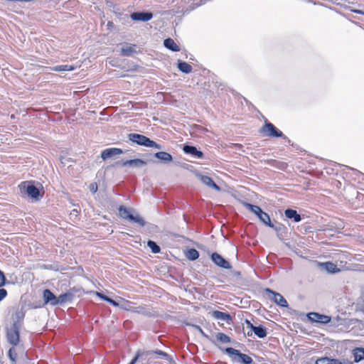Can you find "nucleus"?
<instances>
[{
	"mask_svg": "<svg viewBox=\"0 0 364 364\" xmlns=\"http://www.w3.org/2000/svg\"><path fill=\"white\" fill-rule=\"evenodd\" d=\"M164 46L173 52H178L180 50V47L171 38H167L164 41Z\"/></svg>",
	"mask_w": 364,
	"mask_h": 364,
	"instance_id": "obj_25",
	"label": "nucleus"
},
{
	"mask_svg": "<svg viewBox=\"0 0 364 364\" xmlns=\"http://www.w3.org/2000/svg\"><path fill=\"white\" fill-rule=\"evenodd\" d=\"M147 161L141 159H134L129 160H121L116 162V165H120L123 167L129 166L134 168H141L145 166Z\"/></svg>",
	"mask_w": 364,
	"mask_h": 364,
	"instance_id": "obj_14",
	"label": "nucleus"
},
{
	"mask_svg": "<svg viewBox=\"0 0 364 364\" xmlns=\"http://www.w3.org/2000/svg\"><path fill=\"white\" fill-rule=\"evenodd\" d=\"M123 153H124L123 150L119 148H116V147L107 148L101 152V158L102 160L105 161V160L110 159L116 155H119Z\"/></svg>",
	"mask_w": 364,
	"mask_h": 364,
	"instance_id": "obj_18",
	"label": "nucleus"
},
{
	"mask_svg": "<svg viewBox=\"0 0 364 364\" xmlns=\"http://www.w3.org/2000/svg\"><path fill=\"white\" fill-rule=\"evenodd\" d=\"M338 165L344 166L346 168L351 171L353 172V179H355V180L360 179V177L362 178V179H364V174L362 172H360V171H358L355 168H351L350 166H348L341 165L339 164Z\"/></svg>",
	"mask_w": 364,
	"mask_h": 364,
	"instance_id": "obj_32",
	"label": "nucleus"
},
{
	"mask_svg": "<svg viewBox=\"0 0 364 364\" xmlns=\"http://www.w3.org/2000/svg\"><path fill=\"white\" fill-rule=\"evenodd\" d=\"M210 259L219 268L223 269H230L232 268L230 262L216 252L211 253Z\"/></svg>",
	"mask_w": 364,
	"mask_h": 364,
	"instance_id": "obj_9",
	"label": "nucleus"
},
{
	"mask_svg": "<svg viewBox=\"0 0 364 364\" xmlns=\"http://www.w3.org/2000/svg\"><path fill=\"white\" fill-rule=\"evenodd\" d=\"M199 255L198 251L195 248H190L186 252V257L190 261L196 260Z\"/></svg>",
	"mask_w": 364,
	"mask_h": 364,
	"instance_id": "obj_30",
	"label": "nucleus"
},
{
	"mask_svg": "<svg viewBox=\"0 0 364 364\" xmlns=\"http://www.w3.org/2000/svg\"><path fill=\"white\" fill-rule=\"evenodd\" d=\"M141 360L146 359V355L144 351H141L140 350H137L135 356L131 360V361L128 364H136L139 358Z\"/></svg>",
	"mask_w": 364,
	"mask_h": 364,
	"instance_id": "obj_37",
	"label": "nucleus"
},
{
	"mask_svg": "<svg viewBox=\"0 0 364 364\" xmlns=\"http://www.w3.org/2000/svg\"><path fill=\"white\" fill-rule=\"evenodd\" d=\"M352 12L355 13V14H362V15H364V11L363 10H360V9H352L351 10Z\"/></svg>",
	"mask_w": 364,
	"mask_h": 364,
	"instance_id": "obj_47",
	"label": "nucleus"
},
{
	"mask_svg": "<svg viewBox=\"0 0 364 364\" xmlns=\"http://www.w3.org/2000/svg\"><path fill=\"white\" fill-rule=\"evenodd\" d=\"M264 291L268 299L275 303L277 305L279 306L280 307H288V302L281 294L274 291L269 288H266Z\"/></svg>",
	"mask_w": 364,
	"mask_h": 364,
	"instance_id": "obj_8",
	"label": "nucleus"
},
{
	"mask_svg": "<svg viewBox=\"0 0 364 364\" xmlns=\"http://www.w3.org/2000/svg\"><path fill=\"white\" fill-rule=\"evenodd\" d=\"M15 316L16 320L14 321V323H18V324L21 325V321L25 316V313L23 311H18L16 312Z\"/></svg>",
	"mask_w": 364,
	"mask_h": 364,
	"instance_id": "obj_38",
	"label": "nucleus"
},
{
	"mask_svg": "<svg viewBox=\"0 0 364 364\" xmlns=\"http://www.w3.org/2000/svg\"><path fill=\"white\" fill-rule=\"evenodd\" d=\"M97 190V186L94 185V184H91L90 186V191H92V193H95Z\"/></svg>",
	"mask_w": 364,
	"mask_h": 364,
	"instance_id": "obj_48",
	"label": "nucleus"
},
{
	"mask_svg": "<svg viewBox=\"0 0 364 364\" xmlns=\"http://www.w3.org/2000/svg\"><path fill=\"white\" fill-rule=\"evenodd\" d=\"M147 246L150 248L151 252L154 254H157L161 252V247L159 245L151 240H149L147 241Z\"/></svg>",
	"mask_w": 364,
	"mask_h": 364,
	"instance_id": "obj_33",
	"label": "nucleus"
},
{
	"mask_svg": "<svg viewBox=\"0 0 364 364\" xmlns=\"http://www.w3.org/2000/svg\"><path fill=\"white\" fill-rule=\"evenodd\" d=\"M128 139L134 144H136L139 146L148 147L149 143L150 141V138L147 137L145 135L137 134V133H131L127 135Z\"/></svg>",
	"mask_w": 364,
	"mask_h": 364,
	"instance_id": "obj_10",
	"label": "nucleus"
},
{
	"mask_svg": "<svg viewBox=\"0 0 364 364\" xmlns=\"http://www.w3.org/2000/svg\"><path fill=\"white\" fill-rule=\"evenodd\" d=\"M284 215L287 218L292 220L294 223H299L302 220L301 215L296 210L287 208L284 210Z\"/></svg>",
	"mask_w": 364,
	"mask_h": 364,
	"instance_id": "obj_21",
	"label": "nucleus"
},
{
	"mask_svg": "<svg viewBox=\"0 0 364 364\" xmlns=\"http://www.w3.org/2000/svg\"><path fill=\"white\" fill-rule=\"evenodd\" d=\"M79 211L77 209H73L70 212V216L77 217Z\"/></svg>",
	"mask_w": 364,
	"mask_h": 364,
	"instance_id": "obj_46",
	"label": "nucleus"
},
{
	"mask_svg": "<svg viewBox=\"0 0 364 364\" xmlns=\"http://www.w3.org/2000/svg\"><path fill=\"white\" fill-rule=\"evenodd\" d=\"M21 327V325L18 323H13L11 327L7 330V341L13 346H17L19 343Z\"/></svg>",
	"mask_w": 364,
	"mask_h": 364,
	"instance_id": "obj_6",
	"label": "nucleus"
},
{
	"mask_svg": "<svg viewBox=\"0 0 364 364\" xmlns=\"http://www.w3.org/2000/svg\"><path fill=\"white\" fill-rule=\"evenodd\" d=\"M50 70L55 72L72 71L75 67L72 65H59L50 68Z\"/></svg>",
	"mask_w": 364,
	"mask_h": 364,
	"instance_id": "obj_29",
	"label": "nucleus"
},
{
	"mask_svg": "<svg viewBox=\"0 0 364 364\" xmlns=\"http://www.w3.org/2000/svg\"><path fill=\"white\" fill-rule=\"evenodd\" d=\"M316 364H353V362L344 358H334L325 356L318 358Z\"/></svg>",
	"mask_w": 364,
	"mask_h": 364,
	"instance_id": "obj_12",
	"label": "nucleus"
},
{
	"mask_svg": "<svg viewBox=\"0 0 364 364\" xmlns=\"http://www.w3.org/2000/svg\"><path fill=\"white\" fill-rule=\"evenodd\" d=\"M197 327H198V328L199 329V331H200V333H201L203 336H205V338H208V335H206V334L203 332V331L202 330V328H201L200 326H197Z\"/></svg>",
	"mask_w": 364,
	"mask_h": 364,
	"instance_id": "obj_49",
	"label": "nucleus"
},
{
	"mask_svg": "<svg viewBox=\"0 0 364 364\" xmlns=\"http://www.w3.org/2000/svg\"><path fill=\"white\" fill-rule=\"evenodd\" d=\"M153 16L151 11H135L130 14V18L134 21L147 22L152 19Z\"/></svg>",
	"mask_w": 364,
	"mask_h": 364,
	"instance_id": "obj_15",
	"label": "nucleus"
},
{
	"mask_svg": "<svg viewBox=\"0 0 364 364\" xmlns=\"http://www.w3.org/2000/svg\"><path fill=\"white\" fill-rule=\"evenodd\" d=\"M212 315L215 319L226 321L228 323H230V321H232V316L228 312H223V311L215 310V311H213Z\"/></svg>",
	"mask_w": 364,
	"mask_h": 364,
	"instance_id": "obj_24",
	"label": "nucleus"
},
{
	"mask_svg": "<svg viewBox=\"0 0 364 364\" xmlns=\"http://www.w3.org/2000/svg\"><path fill=\"white\" fill-rule=\"evenodd\" d=\"M43 305L50 304V306L58 305V296H56L50 289H46L43 291Z\"/></svg>",
	"mask_w": 364,
	"mask_h": 364,
	"instance_id": "obj_17",
	"label": "nucleus"
},
{
	"mask_svg": "<svg viewBox=\"0 0 364 364\" xmlns=\"http://www.w3.org/2000/svg\"><path fill=\"white\" fill-rule=\"evenodd\" d=\"M307 318L311 322H316L321 324H327L331 321V317L319 314L318 312H310L307 314Z\"/></svg>",
	"mask_w": 364,
	"mask_h": 364,
	"instance_id": "obj_11",
	"label": "nucleus"
},
{
	"mask_svg": "<svg viewBox=\"0 0 364 364\" xmlns=\"http://www.w3.org/2000/svg\"><path fill=\"white\" fill-rule=\"evenodd\" d=\"M74 296V294L71 291L60 294L58 296V305H63L71 302Z\"/></svg>",
	"mask_w": 364,
	"mask_h": 364,
	"instance_id": "obj_22",
	"label": "nucleus"
},
{
	"mask_svg": "<svg viewBox=\"0 0 364 364\" xmlns=\"http://www.w3.org/2000/svg\"><path fill=\"white\" fill-rule=\"evenodd\" d=\"M220 350L228 355L231 358L232 362L241 364L254 363L252 358L250 355L241 353L239 350L235 349L232 347H227L225 349L220 348Z\"/></svg>",
	"mask_w": 364,
	"mask_h": 364,
	"instance_id": "obj_3",
	"label": "nucleus"
},
{
	"mask_svg": "<svg viewBox=\"0 0 364 364\" xmlns=\"http://www.w3.org/2000/svg\"><path fill=\"white\" fill-rule=\"evenodd\" d=\"M8 357L9 360L13 363V364H16L17 361V353L14 346L9 348L8 351Z\"/></svg>",
	"mask_w": 364,
	"mask_h": 364,
	"instance_id": "obj_36",
	"label": "nucleus"
},
{
	"mask_svg": "<svg viewBox=\"0 0 364 364\" xmlns=\"http://www.w3.org/2000/svg\"><path fill=\"white\" fill-rule=\"evenodd\" d=\"M96 295L97 297H99L100 299H102V301H108V296L102 293V292H98V291H96Z\"/></svg>",
	"mask_w": 364,
	"mask_h": 364,
	"instance_id": "obj_44",
	"label": "nucleus"
},
{
	"mask_svg": "<svg viewBox=\"0 0 364 364\" xmlns=\"http://www.w3.org/2000/svg\"><path fill=\"white\" fill-rule=\"evenodd\" d=\"M132 311L138 314H141L143 316H148V317H153L154 316L151 309L147 308L144 306H139L136 307H134Z\"/></svg>",
	"mask_w": 364,
	"mask_h": 364,
	"instance_id": "obj_23",
	"label": "nucleus"
},
{
	"mask_svg": "<svg viewBox=\"0 0 364 364\" xmlns=\"http://www.w3.org/2000/svg\"><path fill=\"white\" fill-rule=\"evenodd\" d=\"M242 205L250 212L254 213L261 223L265 226H272V222L268 213L263 211L262 209L257 205H253L247 202H242Z\"/></svg>",
	"mask_w": 364,
	"mask_h": 364,
	"instance_id": "obj_4",
	"label": "nucleus"
},
{
	"mask_svg": "<svg viewBox=\"0 0 364 364\" xmlns=\"http://www.w3.org/2000/svg\"><path fill=\"white\" fill-rule=\"evenodd\" d=\"M269 228H272L277 234V236L281 238V236L284 232L287 230V228L281 223L274 224L272 223V226H268Z\"/></svg>",
	"mask_w": 364,
	"mask_h": 364,
	"instance_id": "obj_31",
	"label": "nucleus"
},
{
	"mask_svg": "<svg viewBox=\"0 0 364 364\" xmlns=\"http://www.w3.org/2000/svg\"><path fill=\"white\" fill-rule=\"evenodd\" d=\"M178 69L184 74H188L192 71V66L188 63L178 60L177 61Z\"/></svg>",
	"mask_w": 364,
	"mask_h": 364,
	"instance_id": "obj_26",
	"label": "nucleus"
},
{
	"mask_svg": "<svg viewBox=\"0 0 364 364\" xmlns=\"http://www.w3.org/2000/svg\"><path fill=\"white\" fill-rule=\"evenodd\" d=\"M119 216L125 220H128L130 222L136 223L141 227H144L146 225V221L139 215H134L132 214L130 210L124 205H120L118 208Z\"/></svg>",
	"mask_w": 364,
	"mask_h": 364,
	"instance_id": "obj_5",
	"label": "nucleus"
},
{
	"mask_svg": "<svg viewBox=\"0 0 364 364\" xmlns=\"http://www.w3.org/2000/svg\"><path fill=\"white\" fill-rule=\"evenodd\" d=\"M136 48L137 46L136 44L124 43L122 44L120 55L123 57H132L137 53Z\"/></svg>",
	"mask_w": 364,
	"mask_h": 364,
	"instance_id": "obj_16",
	"label": "nucleus"
},
{
	"mask_svg": "<svg viewBox=\"0 0 364 364\" xmlns=\"http://www.w3.org/2000/svg\"><path fill=\"white\" fill-rule=\"evenodd\" d=\"M245 323L247 327L251 330V333L247 332V336H252V333L259 338H264L267 335V329L263 325L255 326L250 320L245 319Z\"/></svg>",
	"mask_w": 364,
	"mask_h": 364,
	"instance_id": "obj_7",
	"label": "nucleus"
},
{
	"mask_svg": "<svg viewBox=\"0 0 364 364\" xmlns=\"http://www.w3.org/2000/svg\"><path fill=\"white\" fill-rule=\"evenodd\" d=\"M18 188L23 198L27 197L33 201H39L43 198V194H41L40 189L36 186L35 181H22Z\"/></svg>",
	"mask_w": 364,
	"mask_h": 364,
	"instance_id": "obj_1",
	"label": "nucleus"
},
{
	"mask_svg": "<svg viewBox=\"0 0 364 364\" xmlns=\"http://www.w3.org/2000/svg\"><path fill=\"white\" fill-rule=\"evenodd\" d=\"M7 284H9V281L7 279L4 272L0 269V287H3Z\"/></svg>",
	"mask_w": 364,
	"mask_h": 364,
	"instance_id": "obj_39",
	"label": "nucleus"
},
{
	"mask_svg": "<svg viewBox=\"0 0 364 364\" xmlns=\"http://www.w3.org/2000/svg\"><path fill=\"white\" fill-rule=\"evenodd\" d=\"M144 353H145L146 358L147 356L152 355L154 354L161 355L166 358H169V355L167 353H166L161 350H158V349L155 350H146V351H144Z\"/></svg>",
	"mask_w": 364,
	"mask_h": 364,
	"instance_id": "obj_34",
	"label": "nucleus"
},
{
	"mask_svg": "<svg viewBox=\"0 0 364 364\" xmlns=\"http://www.w3.org/2000/svg\"><path fill=\"white\" fill-rule=\"evenodd\" d=\"M182 149L186 154L191 155L194 159H201L204 157L203 152L198 149L196 146L185 144H183Z\"/></svg>",
	"mask_w": 364,
	"mask_h": 364,
	"instance_id": "obj_13",
	"label": "nucleus"
},
{
	"mask_svg": "<svg viewBox=\"0 0 364 364\" xmlns=\"http://www.w3.org/2000/svg\"><path fill=\"white\" fill-rule=\"evenodd\" d=\"M107 303H109V304L112 305L113 306H119V302H117V301H115L114 299H113L111 297H108V301H107Z\"/></svg>",
	"mask_w": 364,
	"mask_h": 364,
	"instance_id": "obj_45",
	"label": "nucleus"
},
{
	"mask_svg": "<svg viewBox=\"0 0 364 364\" xmlns=\"http://www.w3.org/2000/svg\"><path fill=\"white\" fill-rule=\"evenodd\" d=\"M107 26L109 27V26H113V23L112 21H109L107 23Z\"/></svg>",
	"mask_w": 364,
	"mask_h": 364,
	"instance_id": "obj_50",
	"label": "nucleus"
},
{
	"mask_svg": "<svg viewBox=\"0 0 364 364\" xmlns=\"http://www.w3.org/2000/svg\"><path fill=\"white\" fill-rule=\"evenodd\" d=\"M154 156L157 159L159 162L168 164L173 161L171 154L166 151H158L154 154Z\"/></svg>",
	"mask_w": 364,
	"mask_h": 364,
	"instance_id": "obj_19",
	"label": "nucleus"
},
{
	"mask_svg": "<svg viewBox=\"0 0 364 364\" xmlns=\"http://www.w3.org/2000/svg\"><path fill=\"white\" fill-rule=\"evenodd\" d=\"M272 165L281 170H285L287 168V164L282 161H274Z\"/></svg>",
	"mask_w": 364,
	"mask_h": 364,
	"instance_id": "obj_40",
	"label": "nucleus"
},
{
	"mask_svg": "<svg viewBox=\"0 0 364 364\" xmlns=\"http://www.w3.org/2000/svg\"><path fill=\"white\" fill-rule=\"evenodd\" d=\"M354 361L353 363H358L364 360V348H355L353 350Z\"/></svg>",
	"mask_w": 364,
	"mask_h": 364,
	"instance_id": "obj_27",
	"label": "nucleus"
},
{
	"mask_svg": "<svg viewBox=\"0 0 364 364\" xmlns=\"http://www.w3.org/2000/svg\"><path fill=\"white\" fill-rule=\"evenodd\" d=\"M322 266L328 273H336L340 271V269L337 267L336 264H335L332 262H326L322 264Z\"/></svg>",
	"mask_w": 364,
	"mask_h": 364,
	"instance_id": "obj_28",
	"label": "nucleus"
},
{
	"mask_svg": "<svg viewBox=\"0 0 364 364\" xmlns=\"http://www.w3.org/2000/svg\"><path fill=\"white\" fill-rule=\"evenodd\" d=\"M200 180L204 185L215 191H220L221 190V188L210 176L200 175Z\"/></svg>",
	"mask_w": 364,
	"mask_h": 364,
	"instance_id": "obj_20",
	"label": "nucleus"
},
{
	"mask_svg": "<svg viewBox=\"0 0 364 364\" xmlns=\"http://www.w3.org/2000/svg\"><path fill=\"white\" fill-rule=\"evenodd\" d=\"M149 148H155V149H162V146L158 143H156V141L150 139V141L149 143V146H148Z\"/></svg>",
	"mask_w": 364,
	"mask_h": 364,
	"instance_id": "obj_41",
	"label": "nucleus"
},
{
	"mask_svg": "<svg viewBox=\"0 0 364 364\" xmlns=\"http://www.w3.org/2000/svg\"><path fill=\"white\" fill-rule=\"evenodd\" d=\"M259 133L263 136L271 138H282L284 139L289 145L292 146L291 141L283 134V132L277 129L272 123L267 119L259 130Z\"/></svg>",
	"mask_w": 364,
	"mask_h": 364,
	"instance_id": "obj_2",
	"label": "nucleus"
},
{
	"mask_svg": "<svg viewBox=\"0 0 364 364\" xmlns=\"http://www.w3.org/2000/svg\"><path fill=\"white\" fill-rule=\"evenodd\" d=\"M215 337H216L217 341L222 343H228L231 342L230 338L224 333H221V332L218 333L215 335Z\"/></svg>",
	"mask_w": 364,
	"mask_h": 364,
	"instance_id": "obj_35",
	"label": "nucleus"
},
{
	"mask_svg": "<svg viewBox=\"0 0 364 364\" xmlns=\"http://www.w3.org/2000/svg\"><path fill=\"white\" fill-rule=\"evenodd\" d=\"M8 295L6 289L3 287H0V302L3 301Z\"/></svg>",
	"mask_w": 364,
	"mask_h": 364,
	"instance_id": "obj_42",
	"label": "nucleus"
},
{
	"mask_svg": "<svg viewBox=\"0 0 364 364\" xmlns=\"http://www.w3.org/2000/svg\"><path fill=\"white\" fill-rule=\"evenodd\" d=\"M46 269L54 270V271L65 270L66 269L65 267L59 268L58 265H55V264L47 265Z\"/></svg>",
	"mask_w": 364,
	"mask_h": 364,
	"instance_id": "obj_43",
	"label": "nucleus"
}]
</instances>
